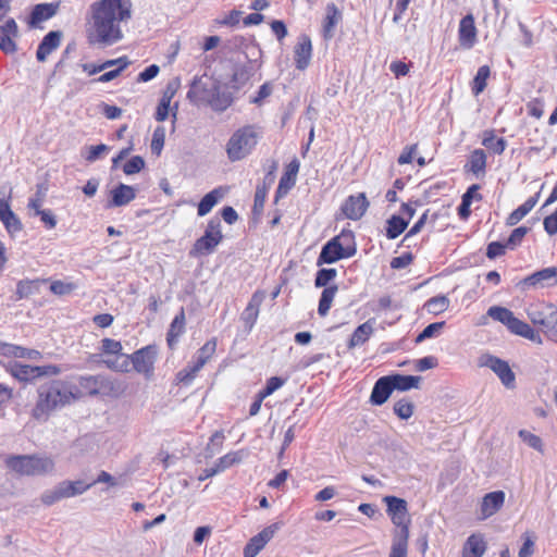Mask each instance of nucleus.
<instances>
[{
	"instance_id": "obj_1",
	"label": "nucleus",
	"mask_w": 557,
	"mask_h": 557,
	"mask_svg": "<svg viewBox=\"0 0 557 557\" xmlns=\"http://www.w3.org/2000/svg\"><path fill=\"white\" fill-rule=\"evenodd\" d=\"M95 39L91 42L111 46L123 38L120 23L132 15L131 0H100L90 5Z\"/></svg>"
},
{
	"instance_id": "obj_2",
	"label": "nucleus",
	"mask_w": 557,
	"mask_h": 557,
	"mask_svg": "<svg viewBox=\"0 0 557 557\" xmlns=\"http://www.w3.org/2000/svg\"><path fill=\"white\" fill-rule=\"evenodd\" d=\"M77 388L64 380H52L38 387V400L34 408V417L41 419L50 412L69 405L77 398Z\"/></svg>"
},
{
	"instance_id": "obj_3",
	"label": "nucleus",
	"mask_w": 557,
	"mask_h": 557,
	"mask_svg": "<svg viewBox=\"0 0 557 557\" xmlns=\"http://www.w3.org/2000/svg\"><path fill=\"white\" fill-rule=\"evenodd\" d=\"M261 135L262 129L257 125H245L236 129L226 144L227 158L235 162L249 156Z\"/></svg>"
},
{
	"instance_id": "obj_4",
	"label": "nucleus",
	"mask_w": 557,
	"mask_h": 557,
	"mask_svg": "<svg viewBox=\"0 0 557 557\" xmlns=\"http://www.w3.org/2000/svg\"><path fill=\"white\" fill-rule=\"evenodd\" d=\"M527 313L530 321L557 344V308L548 304H536L531 305Z\"/></svg>"
},
{
	"instance_id": "obj_5",
	"label": "nucleus",
	"mask_w": 557,
	"mask_h": 557,
	"mask_svg": "<svg viewBox=\"0 0 557 557\" xmlns=\"http://www.w3.org/2000/svg\"><path fill=\"white\" fill-rule=\"evenodd\" d=\"M7 466L23 475H37L51 472L54 463L50 458L18 455L7 458Z\"/></svg>"
},
{
	"instance_id": "obj_6",
	"label": "nucleus",
	"mask_w": 557,
	"mask_h": 557,
	"mask_svg": "<svg viewBox=\"0 0 557 557\" xmlns=\"http://www.w3.org/2000/svg\"><path fill=\"white\" fill-rule=\"evenodd\" d=\"M222 240L221 220L214 216L208 221L203 235L194 243L189 255L191 257L211 255Z\"/></svg>"
},
{
	"instance_id": "obj_7",
	"label": "nucleus",
	"mask_w": 557,
	"mask_h": 557,
	"mask_svg": "<svg viewBox=\"0 0 557 557\" xmlns=\"http://www.w3.org/2000/svg\"><path fill=\"white\" fill-rule=\"evenodd\" d=\"M10 370L11 374L21 382H33L41 376H54L61 373V368L55 364L29 366L14 362Z\"/></svg>"
},
{
	"instance_id": "obj_8",
	"label": "nucleus",
	"mask_w": 557,
	"mask_h": 557,
	"mask_svg": "<svg viewBox=\"0 0 557 557\" xmlns=\"http://www.w3.org/2000/svg\"><path fill=\"white\" fill-rule=\"evenodd\" d=\"M220 81L207 76L194 77L189 90L187 91V99L195 103H206L213 97V92L216 91Z\"/></svg>"
},
{
	"instance_id": "obj_9",
	"label": "nucleus",
	"mask_w": 557,
	"mask_h": 557,
	"mask_svg": "<svg viewBox=\"0 0 557 557\" xmlns=\"http://www.w3.org/2000/svg\"><path fill=\"white\" fill-rule=\"evenodd\" d=\"M557 284V267H549L532 273L517 283L521 292L530 288H543Z\"/></svg>"
},
{
	"instance_id": "obj_10",
	"label": "nucleus",
	"mask_w": 557,
	"mask_h": 557,
	"mask_svg": "<svg viewBox=\"0 0 557 557\" xmlns=\"http://www.w3.org/2000/svg\"><path fill=\"white\" fill-rule=\"evenodd\" d=\"M481 366L491 369L499 377L505 387H515L516 375L507 361L492 355H486L481 358Z\"/></svg>"
},
{
	"instance_id": "obj_11",
	"label": "nucleus",
	"mask_w": 557,
	"mask_h": 557,
	"mask_svg": "<svg viewBox=\"0 0 557 557\" xmlns=\"http://www.w3.org/2000/svg\"><path fill=\"white\" fill-rule=\"evenodd\" d=\"M157 354L158 351L154 345H147L129 355L134 370L140 374L150 376L153 372V363Z\"/></svg>"
},
{
	"instance_id": "obj_12",
	"label": "nucleus",
	"mask_w": 557,
	"mask_h": 557,
	"mask_svg": "<svg viewBox=\"0 0 557 557\" xmlns=\"http://www.w3.org/2000/svg\"><path fill=\"white\" fill-rule=\"evenodd\" d=\"M369 201L364 193L350 195L342 205L344 215L349 220H360L369 208Z\"/></svg>"
},
{
	"instance_id": "obj_13",
	"label": "nucleus",
	"mask_w": 557,
	"mask_h": 557,
	"mask_svg": "<svg viewBox=\"0 0 557 557\" xmlns=\"http://www.w3.org/2000/svg\"><path fill=\"white\" fill-rule=\"evenodd\" d=\"M300 162L294 158L285 168L283 175L280 178L278 186L275 191V202L285 197L290 189L296 185L297 174L299 172Z\"/></svg>"
},
{
	"instance_id": "obj_14",
	"label": "nucleus",
	"mask_w": 557,
	"mask_h": 557,
	"mask_svg": "<svg viewBox=\"0 0 557 557\" xmlns=\"http://www.w3.org/2000/svg\"><path fill=\"white\" fill-rule=\"evenodd\" d=\"M478 30L474 23V16L469 13L465 15L458 27V40L463 49H471L476 42Z\"/></svg>"
},
{
	"instance_id": "obj_15",
	"label": "nucleus",
	"mask_w": 557,
	"mask_h": 557,
	"mask_svg": "<svg viewBox=\"0 0 557 557\" xmlns=\"http://www.w3.org/2000/svg\"><path fill=\"white\" fill-rule=\"evenodd\" d=\"M347 258L349 257L346 256L344 248L339 243H337V239L333 237L322 246L320 255L317 259V265L321 267L323 264H332Z\"/></svg>"
},
{
	"instance_id": "obj_16",
	"label": "nucleus",
	"mask_w": 557,
	"mask_h": 557,
	"mask_svg": "<svg viewBox=\"0 0 557 557\" xmlns=\"http://www.w3.org/2000/svg\"><path fill=\"white\" fill-rule=\"evenodd\" d=\"M11 197L0 199V221L10 235L20 233L23 230L21 219L11 209Z\"/></svg>"
},
{
	"instance_id": "obj_17",
	"label": "nucleus",
	"mask_w": 557,
	"mask_h": 557,
	"mask_svg": "<svg viewBox=\"0 0 557 557\" xmlns=\"http://www.w3.org/2000/svg\"><path fill=\"white\" fill-rule=\"evenodd\" d=\"M312 57L311 39L307 35H301L294 49V60L297 70L304 71L309 66Z\"/></svg>"
},
{
	"instance_id": "obj_18",
	"label": "nucleus",
	"mask_w": 557,
	"mask_h": 557,
	"mask_svg": "<svg viewBox=\"0 0 557 557\" xmlns=\"http://www.w3.org/2000/svg\"><path fill=\"white\" fill-rule=\"evenodd\" d=\"M62 36L61 30H50L47 33L38 45L36 51L37 61L45 62L47 58L60 47Z\"/></svg>"
},
{
	"instance_id": "obj_19",
	"label": "nucleus",
	"mask_w": 557,
	"mask_h": 557,
	"mask_svg": "<svg viewBox=\"0 0 557 557\" xmlns=\"http://www.w3.org/2000/svg\"><path fill=\"white\" fill-rule=\"evenodd\" d=\"M387 506V513L391 516L394 524H403L408 519L407 502L396 496L384 497Z\"/></svg>"
},
{
	"instance_id": "obj_20",
	"label": "nucleus",
	"mask_w": 557,
	"mask_h": 557,
	"mask_svg": "<svg viewBox=\"0 0 557 557\" xmlns=\"http://www.w3.org/2000/svg\"><path fill=\"white\" fill-rule=\"evenodd\" d=\"M487 315L495 321H498L507 326V329L515 334L521 320L513 315V312L505 307L492 306L487 310Z\"/></svg>"
},
{
	"instance_id": "obj_21",
	"label": "nucleus",
	"mask_w": 557,
	"mask_h": 557,
	"mask_svg": "<svg viewBox=\"0 0 557 557\" xmlns=\"http://www.w3.org/2000/svg\"><path fill=\"white\" fill-rule=\"evenodd\" d=\"M78 386L91 396L104 393L109 387V381L103 375H81Z\"/></svg>"
},
{
	"instance_id": "obj_22",
	"label": "nucleus",
	"mask_w": 557,
	"mask_h": 557,
	"mask_svg": "<svg viewBox=\"0 0 557 557\" xmlns=\"http://www.w3.org/2000/svg\"><path fill=\"white\" fill-rule=\"evenodd\" d=\"M393 392L394 389L388 376H381L373 385L370 403L374 406H382L388 400Z\"/></svg>"
},
{
	"instance_id": "obj_23",
	"label": "nucleus",
	"mask_w": 557,
	"mask_h": 557,
	"mask_svg": "<svg viewBox=\"0 0 557 557\" xmlns=\"http://www.w3.org/2000/svg\"><path fill=\"white\" fill-rule=\"evenodd\" d=\"M505 503V493L503 491H494L487 493L481 503L482 519H486L496 513Z\"/></svg>"
},
{
	"instance_id": "obj_24",
	"label": "nucleus",
	"mask_w": 557,
	"mask_h": 557,
	"mask_svg": "<svg viewBox=\"0 0 557 557\" xmlns=\"http://www.w3.org/2000/svg\"><path fill=\"white\" fill-rule=\"evenodd\" d=\"M136 197V189L133 186L120 183L111 190V200L108 207H123L128 205Z\"/></svg>"
},
{
	"instance_id": "obj_25",
	"label": "nucleus",
	"mask_w": 557,
	"mask_h": 557,
	"mask_svg": "<svg viewBox=\"0 0 557 557\" xmlns=\"http://www.w3.org/2000/svg\"><path fill=\"white\" fill-rule=\"evenodd\" d=\"M60 8L59 2L38 3L36 4L29 15V24L37 25L40 22L47 21L58 13Z\"/></svg>"
},
{
	"instance_id": "obj_26",
	"label": "nucleus",
	"mask_w": 557,
	"mask_h": 557,
	"mask_svg": "<svg viewBox=\"0 0 557 557\" xmlns=\"http://www.w3.org/2000/svg\"><path fill=\"white\" fill-rule=\"evenodd\" d=\"M260 63L257 60H248L245 64L237 66L234 70L232 82L236 87L244 86L260 69Z\"/></svg>"
},
{
	"instance_id": "obj_27",
	"label": "nucleus",
	"mask_w": 557,
	"mask_h": 557,
	"mask_svg": "<svg viewBox=\"0 0 557 557\" xmlns=\"http://www.w3.org/2000/svg\"><path fill=\"white\" fill-rule=\"evenodd\" d=\"M234 101L233 94L223 87L221 82L216 91L213 92V97L208 102V106L215 112H223L232 106Z\"/></svg>"
},
{
	"instance_id": "obj_28",
	"label": "nucleus",
	"mask_w": 557,
	"mask_h": 557,
	"mask_svg": "<svg viewBox=\"0 0 557 557\" xmlns=\"http://www.w3.org/2000/svg\"><path fill=\"white\" fill-rule=\"evenodd\" d=\"M326 14L323 21V37L324 39H331L334 36L335 27L342 21V12L334 3H329L326 5Z\"/></svg>"
},
{
	"instance_id": "obj_29",
	"label": "nucleus",
	"mask_w": 557,
	"mask_h": 557,
	"mask_svg": "<svg viewBox=\"0 0 557 557\" xmlns=\"http://www.w3.org/2000/svg\"><path fill=\"white\" fill-rule=\"evenodd\" d=\"M216 349V339L211 338L197 350L190 363L194 371H200L203 366L211 359Z\"/></svg>"
},
{
	"instance_id": "obj_30",
	"label": "nucleus",
	"mask_w": 557,
	"mask_h": 557,
	"mask_svg": "<svg viewBox=\"0 0 557 557\" xmlns=\"http://www.w3.org/2000/svg\"><path fill=\"white\" fill-rule=\"evenodd\" d=\"M185 312L184 308L182 307L180 312L172 320L170 329L166 333V343L170 348H173L177 344L178 337L185 332Z\"/></svg>"
},
{
	"instance_id": "obj_31",
	"label": "nucleus",
	"mask_w": 557,
	"mask_h": 557,
	"mask_svg": "<svg viewBox=\"0 0 557 557\" xmlns=\"http://www.w3.org/2000/svg\"><path fill=\"white\" fill-rule=\"evenodd\" d=\"M486 550V543L481 534H471L462 548V557H482Z\"/></svg>"
},
{
	"instance_id": "obj_32",
	"label": "nucleus",
	"mask_w": 557,
	"mask_h": 557,
	"mask_svg": "<svg viewBox=\"0 0 557 557\" xmlns=\"http://www.w3.org/2000/svg\"><path fill=\"white\" fill-rule=\"evenodd\" d=\"M540 194L528 198L521 206L513 210L506 219V225L513 226L520 222L537 203Z\"/></svg>"
},
{
	"instance_id": "obj_33",
	"label": "nucleus",
	"mask_w": 557,
	"mask_h": 557,
	"mask_svg": "<svg viewBox=\"0 0 557 557\" xmlns=\"http://www.w3.org/2000/svg\"><path fill=\"white\" fill-rule=\"evenodd\" d=\"M387 376L392 383L393 389L400 392H406L411 388H418L421 381L420 376L404 375L399 373L389 374Z\"/></svg>"
},
{
	"instance_id": "obj_34",
	"label": "nucleus",
	"mask_w": 557,
	"mask_h": 557,
	"mask_svg": "<svg viewBox=\"0 0 557 557\" xmlns=\"http://www.w3.org/2000/svg\"><path fill=\"white\" fill-rule=\"evenodd\" d=\"M373 331L374 329L370 321L360 324L351 334L347 345L348 348L352 349L355 347L363 345L366 342H368Z\"/></svg>"
},
{
	"instance_id": "obj_35",
	"label": "nucleus",
	"mask_w": 557,
	"mask_h": 557,
	"mask_svg": "<svg viewBox=\"0 0 557 557\" xmlns=\"http://www.w3.org/2000/svg\"><path fill=\"white\" fill-rule=\"evenodd\" d=\"M465 168L472 172L475 176L483 175L486 169V154L482 149H474Z\"/></svg>"
},
{
	"instance_id": "obj_36",
	"label": "nucleus",
	"mask_w": 557,
	"mask_h": 557,
	"mask_svg": "<svg viewBox=\"0 0 557 557\" xmlns=\"http://www.w3.org/2000/svg\"><path fill=\"white\" fill-rule=\"evenodd\" d=\"M409 220H406L401 218L400 215L393 214L387 221H386V232L385 236L388 239H395L399 235H401L405 230L408 227Z\"/></svg>"
},
{
	"instance_id": "obj_37",
	"label": "nucleus",
	"mask_w": 557,
	"mask_h": 557,
	"mask_svg": "<svg viewBox=\"0 0 557 557\" xmlns=\"http://www.w3.org/2000/svg\"><path fill=\"white\" fill-rule=\"evenodd\" d=\"M222 198V193L220 188H214L213 190L206 194L198 203L197 213L199 216L207 215L212 208L219 202Z\"/></svg>"
},
{
	"instance_id": "obj_38",
	"label": "nucleus",
	"mask_w": 557,
	"mask_h": 557,
	"mask_svg": "<svg viewBox=\"0 0 557 557\" xmlns=\"http://www.w3.org/2000/svg\"><path fill=\"white\" fill-rule=\"evenodd\" d=\"M262 297L258 295V293H255L248 302L247 307L245 308L242 319L245 321L246 324H248L250 327L256 323L258 314H259V307L261 305Z\"/></svg>"
},
{
	"instance_id": "obj_39",
	"label": "nucleus",
	"mask_w": 557,
	"mask_h": 557,
	"mask_svg": "<svg viewBox=\"0 0 557 557\" xmlns=\"http://www.w3.org/2000/svg\"><path fill=\"white\" fill-rule=\"evenodd\" d=\"M482 145L495 154H502L506 147L507 141L504 138H496L494 131H485L483 133Z\"/></svg>"
},
{
	"instance_id": "obj_40",
	"label": "nucleus",
	"mask_w": 557,
	"mask_h": 557,
	"mask_svg": "<svg viewBox=\"0 0 557 557\" xmlns=\"http://www.w3.org/2000/svg\"><path fill=\"white\" fill-rule=\"evenodd\" d=\"M337 243L344 248L346 256L349 258L357 253V244L355 234L351 230L344 228L338 235L334 236Z\"/></svg>"
},
{
	"instance_id": "obj_41",
	"label": "nucleus",
	"mask_w": 557,
	"mask_h": 557,
	"mask_svg": "<svg viewBox=\"0 0 557 557\" xmlns=\"http://www.w3.org/2000/svg\"><path fill=\"white\" fill-rule=\"evenodd\" d=\"M62 488H63V495H65L66 498L74 497L82 495L87 490H89L91 486H94V483H86L83 480H76V481H62L61 482Z\"/></svg>"
},
{
	"instance_id": "obj_42",
	"label": "nucleus",
	"mask_w": 557,
	"mask_h": 557,
	"mask_svg": "<svg viewBox=\"0 0 557 557\" xmlns=\"http://www.w3.org/2000/svg\"><path fill=\"white\" fill-rule=\"evenodd\" d=\"M409 520L404 521L399 527V531L395 534L391 549L407 553L409 540Z\"/></svg>"
},
{
	"instance_id": "obj_43",
	"label": "nucleus",
	"mask_w": 557,
	"mask_h": 557,
	"mask_svg": "<svg viewBox=\"0 0 557 557\" xmlns=\"http://www.w3.org/2000/svg\"><path fill=\"white\" fill-rule=\"evenodd\" d=\"M337 290V285H330L322 290L318 306L319 315L325 317L329 313Z\"/></svg>"
},
{
	"instance_id": "obj_44",
	"label": "nucleus",
	"mask_w": 557,
	"mask_h": 557,
	"mask_svg": "<svg viewBox=\"0 0 557 557\" xmlns=\"http://www.w3.org/2000/svg\"><path fill=\"white\" fill-rule=\"evenodd\" d=\"M491 70L488 65H482L478 69L475 76L473 77L471 90L474 96L480 95L484 91L490 77Z\"/></svg>"
},
{
	"instance_id": "obj_45",
	"label": "nucleus",
	"mask_w": 557,
	"mask_h": 557,
	"mask_svg": "<svg viewBox=\"0 0 557 557\" xmlns=\"http://www.w3.org/2000/svg\"><path fill=\"white\" fill-rule=\"evenodd\" d=\"M449 299L445 295H437L432 298H430L424 307L426 308L428 312L432 314H440L444 311H446L449 307Z\"/></svg>"
},
{
	"instance_id": "obj_46",
	"label": "nucleus",
	"mask_w": 557,
	"mask_h": 557,
	"mask_svg": "<svg viewBox=\"0 0 557 557\" xmlns=\"http://www.w3.org/2000/svg\"><path fill=\"white\" fill-rule=\"evenodd\" d=\"M242 459L243 455L240 451H231L220 457L215 461L214 467L218 470V473H221L226 469L231 468L232 466L239 463Z\"/></svg>"
},
{
	"instance_id": "obj_47",
	"label": "nucleus",
	"mask_w": 557,
	"mask_h": 557,
	"mask_svg": "<svg viewBox=\"0 0 557 557\" xmlns=\"http://www.w3.org/2000/svg\"><path fill=\"white\" fill-rule=\"evenodd\" d=\"M4 355H11L16 358L37 359L40 352L35 349H28L16 345H5L3 347Z\"/></svg>"
},
{
	"instance_id": "obj_48",
	"label": "nucleus",
	"mask_w": 557,
	"mask_h": 557,
	"mask_svg": "<svg viewBox=\"0 0 557 557\" xmlns=\"http://www.w3.org/2000/svg\"><path fill=\"white\" fill-rule=\"evenodd\" d=\"M270 188L271 186H268L264 183V180L262 181L261 185L257 186L252 207V212L255 215H260L262 213L267 195Z\"/></svg>"
},
{
	"instance_id": "obj_49",
	"label": "nucleus",
	"mask_w": 557,
	"mask_h": 557,
	"mask_svg": "<svg viewBox=\"0 0 557 557\" xmlns=\"http://www.w3.org/2000/svg\"><path fill=\"white\" fill-rule=\"evenodd\" d=\"M337 275V271L334 268H322L320 269L314 278V286L320 287H329V283L333 281Z\"/></svg>"
},
{
	"instance_id": "obj_50",
	"label": "nucleus",
	"mask_w": 557,
	"mask_h": 557,
	"mask_svg": "<svg viewBox=\"0 0 557 557\" xmlns=\"http://www.w3.org/2000/svg\"><path fill=\"white\" fill-rule=\"evenodd\" d=\"M413 410V404L406 399H400L394 405V413L401 420H408L411 418Z\"/></svg>"
},
{
	"instance_id": "obj_51",
	"label": "nucleus",
	"mask_w": 557,
	"mask_h": 557,
	"mask_svg": "<svg viewBox=\"0 0 557 557\" xmlns=\"http://www.w3.org/2000/svg\"><path fill=\"white\" fill-rule=\"evenodd\" d=\"M37 287L36 281H28V280H22L16 285V300H21L24 298L29 297L35 293V289Z\"/></svg>"
},
{
	"instance_id": "obj_52",
	"label": "nucleus",
	"mask_w": 557,
	"mask_h": 557,
	"mask_svg": "<svg viewBox=\"0 0 557 557\" xmlns=\"http://www.w3.org/2000/svg\"><path fill=\"white\" fill-rule=\"evenodd\" d=\"M445 322H434L426 325L421 333L418 334L414 342L416 344H420L425 339L432 338L437 335V333L444 327Z\"/></svg>"
},
{
	"instance_id": "obj_53",
	"label": "nucleus",
	"mask_w": 557,
	"mask_h": 557,
	"mask_svg": "<svg viewBox=\"0 0 557 557\" xmlns=\"http://www.w3.org/2000/svg\"><path fill=\"white\" fill-rule=\"evenodd\" d=\"M515 335H519L521 337H524L533 343H536L539 345L543 344V339L541 335L535 332L528 323L521 322L519 327L517 329Z\"/></svg>"
},
{
	"instance_id": "obj_54",
	"label": "nucleus",
	"mask_w": 557,
	"mask_h": 557,
	"mask_svg": "<svg viewBox=\"0 0 557 557\" xmlns=\"http://www.w3.org/2000/svg\"><path fill=\"white\" fill-rule=\"evenodd\" d=\"M519 437L531 448L543 453V442L542 438L527 430H520L518 432Z\"/></svg>"
},
{
	"instance_id": "obj_55",
	"label": "nucleus",
	"mask_w": 557,
	"mask_h": 557,
	"mask_svg": "<svg viewBox=\"0 0 557 557\" xmlns=\"http://www.w3.org/2000/svg\"><path fill=\"white\" fill-rule=\"evenodd\" d=\"M63 498L66 497L63 495L61 482L53 490H48L41 495V502L47 506H51Z\"/></svg>"
},
{
	"instance_id": "obj_56",
	"label": "nucleus",
	"mask_w": 557,
	"mask_h": 557,
	"mask_svg": "<svg viewBox=\"0 0 557 557\" xmlns=\"http://www.w3.org/2000/svg\"><path fill=\"white\" fill-rule=\"evenodd\" d=\"M223 441H224L223 432L222 431L214 432L211 435L210 442L208 443V445L206 447L207 456L208 457H212L216 453H219L221 450V448H222Z\"/></svg>"
},
{
	"instance_id": "obj_57",
	"label": "nucleus",
	"mask_w": 557,
	"mask_h": 557,
	"mask_svg": "<svg viewBox=\"0 0 557 557\" xmlns=\"http://www.w3.org/2000/svg\"><path fill=\"white\" fill-rule=\"evenodd\" d=\"M165 140V129L163 126H158L152 134V140H151V151L152 153L159 156L161 153V150L164 146Z\"/></svg>"
},
{
	"instance_id": "obj_58",
	"label": "nucleus",
	"mask_w": 557,
	"mask_h": 557,
	"mask_svg": "<svg viewBox=\"0 0 557 557\" xmlns=\"http://www.w3.org/2000/svg\"><path fill=\"white\" fill-rule=\"evenodd\" d=\"M267 544L256 534L244 547V557H256Z\"/></svg>"
},
{
	"instance_id": "obj_59",
	"label": "nucleus",
	"mask_w": 557,
	"mask_h": 557,
	"mask_svg": "<svg viewBox=\"0 0 557 557\" xmlns=\"http://www.w3.org/2000/svg\"><path fill=\"white\" fill-rule=\"evenodd\" d=\"M529 232H530V227H527V226H519V227L515 228L506 242L508 248L515 249L516 247H518L522 243L523 237Z\"/></svg>"
},
{
	"instance_id": "obj_60",
	"label": "nucleus",
	"mask_w": 557,
	"mask_h": 557,
	"mask_svg": "<svg viewBox=\"0 0 557 557\" xmlns=\"http://www.w3.org/2000/svg\"><path fill=\"white\" fill-rule=\"evenodd\" d=\"M145 166V160L140 156H134L123 166V172L126 175H132L140 172Z\"/></svg>"
},
{
	"instance_id": "obj_61",
	"label": "nucleus",
	"mask_w": 557,
	"mask_h": 557,
	"mask_svg": "<svg viewBox=\"0 0 557 557\" xmlns=\"http://www.w3.org/2000/svg\"><path fill=\"white\" fill-rule=\"evenodd\" d=\"M35 216H39L41 223L47 230H53L57 226V216L50 209H41L35 212Z\"/></svg>"
},
{
	"instance_id": "obj_62",
	"label": "nucleus",
	"mask_w": 557,
	"mask_h": 557,
	"mask_svg": "<svg viewBox=\"0 0 557 557\" xmlns=\"http://www.w3.org/2000/svg\"><path fill=\"white\" fill-rule=\"evenodd\" d=\"M508 248L507 244L500 242H491L486 247V257L491 260L502 257Z\"/></svg>"
},
{
	"instance_id": "obj_63",
	"label": "nucleus",
	"mask_w": 557,
	"mask_h": 557,
	"mask_svg": "<svg viewBox=\"0 0 557 557\" xmlns=\"http://www.w3.org/2000/svg\"><path fill=\"white\" fill-rule=\"evenodd\" d=\"M75 288V285L73 283H66L63 281H53L50 284V292L58 296H64L69 295L71 292H73Z\"/></svg>"
},
{
	"instance_id": "obj_64",
	"label": "nucleus",
	"mask_w": 557,
	"mask_h": 557,
	"mask_svg": "<svg viewBox=\"0 0 557 557\" xmlns=\"http://www.w3.org/2000/svg\"><path fill=\"white\" fill-rule=\"evenodd\" d=\"M101 349L103 354L107 355H120L122 351V344L119 341L112 339V338H103L101 341Z\"/></svg>"
}]
</instances>
